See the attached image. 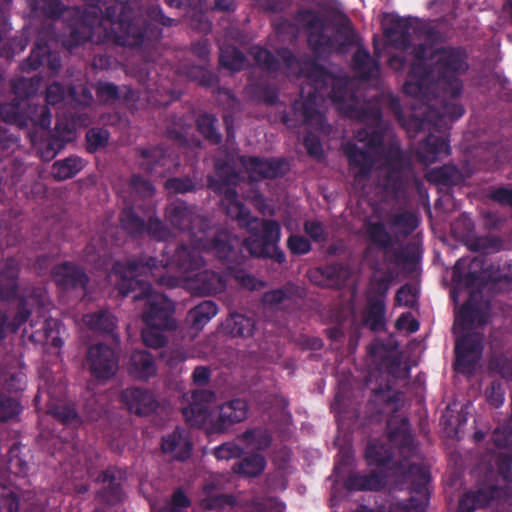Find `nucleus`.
<instances>
[{
  "label": "nucleus",
  "mask_w": 512,
  "mask_h": 512,
  "mask_svg": "<svg viewBox=\"0 0 512 512\" xmlns=\"http://www.w3.org/2000/svg\"><path fill=\"white\" fill-rule=\"evenodd\" d=\"M251 54L256 64L265 71L268 72H278L281 68L282 59L276 53L275 56L270 50L263 47H253L251 49Z\"/></svg>",
  "instance_id": "nucleus-29"
},
{
  "label": "nucleus",
  "mask_w": 512,
  "mask_h": 512,
  "mask_svg": "<svg viewBox=\"0 0 512 512\" xmlns=\"http://www.w3.org/2000/svg\"><path fill=\"white\" fill-rule=\"evenodd\" d=\"M233 336L249 337L254 331V321L244 315H233L227 324Z\"/></svg>",
  "instance_id": "nucleus-37"
},
{
  "label": "nucleus",
  "mask_w": 512,
  "mask_h": 512,
  "mask_svg": "<svg viewBox=\"0 0 512 512\" xmlns=\"http://www.w3.org/2000/svg\"><path fill=\"white\" fill-rule=\"evenodd\" d=\"M417 153L422 162L431 164L449 154V145L445 138L430 134L426 141L419 145Z\"/></svg>",
  "instance_id": "nucleus-20"
},
{
  "label": "nucleus",
  "mask_w": 512,
  "mask_h": 512,
  "mask_svg": "<svg viewBox=\"0 0 512 512\" xmlns=\"http://www.w3.org/2000/svg\"><path fill=\"white\" fill-rule=\"evenodd\" d=\"M81 168L82 161L79 158H67L53 164L52 175L57 180H66L77 174Z\"/></svg>",
  "instance_id": "nucleus-33"
},
{
  "label": "nucleus",
  "mask_w": 512,
  "mask_h": 512,
  "mask_svg": "<svg viewBox=\"0 0 512 512\" xmlns=\"http://www.w3.org/2000/svg\"><path fill=\"white\" fill-rule=\"evenodd\" d=\"M217 307L212 301H203L198 306L191 309L188 318L194 329H202L215 315Z\"/></svg>",
  "instance_id": "nucleus-27"
},
{
  "label": "nucleus",
  "mask_w": 512,
  "mask_h": 512,
  "mask_svg": "<svg viewBox=\"0 0 512 512\" xmlns=\"http://www.w3.org/2000/svg\"><path fill=\"white\" fill-rule=\"evenodd\" d=\"M396 301L400 305L413 306L416 301V294L411 287L404 286L398 290Z\"/></svg>",
  "instance_id": "nucleus-62"
},
{
  "label": "nucleus",
  "mask_w": 512,
  "mask_h": 512,
  "mask_svg": "<svg viewBox=\"0 0 512 512\" xmlns=\"http://www.w3.org/2000/svg\"><path fill=\"white\" fill-rule=\"evenodd\" d=\"M129 372L135 378L146 380L155 375L156 367L152 356L145 351H135L131 355Z\"/></svg>",
  "instance_id": "nucleus-22"
},
{
  "label": "nucleus",
  "mask_w": 512,
  "mask_h": 512,
  "mask_svg": "<svg viewBox=\"0 0 512 512\" xmlns=\"http://www.w3.org/2000/svg\"><path fill=\"white\" fill-rule=\"evenodd\" d=\"M83 322L92 329L112 332L116 327V319L107 312H96L83 317Z\"/></svg>",
  "instance_id": "nucleus-34"
},
{
  "label": "nucleus",
  "mask_w": 512,
  "mask_h": 512,
  "mask_svg": "<svg viewBox=\"0 0 512 512\" xmlns=\"http://www.w3.org/2000/svg\"><path fill=\"white\" fill-rule=\"evenodd\" d=\"M189 505V499L181 491H177L172 497L171 504L163 508L160 512H181L182 509L188 507Z\"/></svg>",
  "instance_id": "nucleus-59"
},
{
  "label": "nucleus",
  "mask_w": 512,
  "mask_h": 512,
  "mask_svg": "<svg viewBox=\"0 0 512 512\" xmlns=\"http://www.w3.org/2000/svg\"><path fill=\"white\" fill-rule=\"evenodd\" d=\"M237 161L243 166L251 179L259 177L273 178L282 172L284 163L279 161L261 160L256 157H238Z\"/></svg>",
  "instance_id": "nucleus-14"
},
{
  "label": "nucleus",
  "mask_w": 512,
  "mask_h": 512,
  "mask_svg": "<svg viewBox=\"0 0 512 512\" xmlns=\"http://www.w3.org/2000/svg\"><path fill=\"white\" fill-rule=\"evenodd\" d=\"M127 5L118 4L107 6L104 18L111 23H118L120 33L114 35L115 44L123 47L138 48L153 46L162 38L161 26L170 27L177 20L166 16L159 5H151L146 9V18L132 17V11H126Z\"/></svg>",
  "instance_id": "nucleus-4"
},
{
  "label": "nucleus",
  "mask_w": 512,
  "mask_h": 512,
  "mask_svg": "<svg viewBox=\"0 0 512 512\" xmlns=\"http://www.w3.org/2000/svg\"><path fill=\"white\" fill-rule=\"evenodd\" d=\"M87 364L94 377L108 379L115 375L118 369V358L113 348L97 344L90 347Z\"/></svg>",
  "instance_id": "nucleus-10"
},
{
  "label": "nucleus",
  "mask_w": 512,
  "mask_h": 512,
  "mask_svg": "<svg viewBox=\"0 0 512 512\" xmlns=\"http://www.w3.org/2000/svg\"><path fill=\"white\" fill-rule=\"evenodd\" d=\"M101 481L104 486L98 496L99 503L115 505L116 503L120 502L122 495L120 492L119 483L115 480V478L108 473H104L101 476Z\"/></svg>",
  "instance_id": "nucleus-31"
},
{
  "label": "nucleus",
  "mask_w": 512,
  "mask_h": 512,
  "mask_svg": "<svg viewBox=\"0 0 512 512\" xmlns=\"http://www.w3.org/2000/svg\"><path fill=\"white\" fill-rule=\"evenodd\" d=\"M167 218L170 223L180 229L195 230L202 224V219L194 215L183 202H175L167 208Z\"/></svg>",
  "instance_id": "nucleus-16"
},
{
  "label": "nucleus",
  "mask_w": 512,
  "mask_h": 512,
  "mask_svg": "<svg viewBox=\"0 0 512 512\" xmlns=\"http://www.w3.org/2000/svg\"><path fill=\"white\" fill-rule=\"evenodd\" d=\"M295 20L301 25L306 35L307 46L314 57L298 58L287 47L277 49L285 68L297 72L299 77L306 78L313 88L306 98L293 102L292 113L295 121L308 128H332L326 123V117L318 105L322 89L331 83L329 97L337 104V109L343 116L375 124V128H382V111L378 101L361 99L350 90L346 82L335 80L331 72L317 62L328 59L334 53L341 54L355 44V32L350 20L333 23L326 16L310 8L298 10Z\"/></svg>",
  "instance_id": "nucleus-1"
},
{
  "label": "nucleus",
  "mask_w": 512,
  "mask_h": 512,
  "mask_svg": "<svg viewBox=\"0 0 512 512\" xmlns=\"http://www.w3.org/2000/svg\"><path fill=\"white\" fill-rule=\"evenodd\" d=\"M94 89L97 99L103 104H114L121 99L120 87L114 83L98 81Z\"/></svg>",
  "instance_id": "nucleus-35"
},
{
  "label": "nucleus",
  "mask_w": 512,
  "mask_h": 512,
  "mask_svg": "<svg viewBox=\"0 0 512 512\" xmlns=\"http://www.w3.org/2000/svg\"><path fill=\"white\" fill-rule=\"evenodd\" d=\"M250 96L268 105H274L278 101V90L274 84L257 81L247 87Z\"/></svg>",
  "instance_id": "nucleus-28"
},
{
  "label": "nucleus",
  "mask_w": 512,
  "mask_h": 512,
  "mask_svg": "<svg viewBox=\"0 0 512 512\" xmlns=\"http://www.w3.org/2000/svg\"><path fill=\"white\" fill-rule=\"evenodd\" d=\"M71 134L72 130H35L30 137L41 157L50 161L71 139Z\"/></svg>",
  "instance_id": "nucleus-11"
},
{
  "label": "nucleus",
  "mask_w": 512,
  "mask_h": 512,
  "mask_svg": "<svg viewBox=\"0 0 512 512\" xmlns=\"http://www.w3.org/2000/svg\"><path fill=\"white\" fill-rule=\"evenodd\" d=\"M205 498L201 500V505L205 509H214L228 503V497L218 492L214 484H207L204 487Z\"/></svg>",
  "instance_id": "nucleus-41"
},
{
  "label": "nucleus",
  "mask_w": 512,
  "mask_h": 512,
  "mask_svg": "<svg viewBox=\"0 0 512 512\" xmlns=\"http://www.w3.org/2000/svg\"><path fill=\"white\" fill-rule=\"evenodd\" d=\"M288 246L295 254H304L310 250V243L301 236H291L288 240Z\"/></svg>",
  "instance_id": "nucleus-63"
},
{
  "label": "nucleus",
  "mask_w": 512,
  "mask_h": 512,
  "mask_svg": "<svg viewBox=\"0 0 512 512\" xmlns=\"http://www.w3.org/2000/svg\"><path fill=\"white\" fill-rule=\"evenodd\" d=\"M344 151L352 169L355 170V175L364 176L371 166L370 156L366 152L357 149L352 144H347Z\"/></svg>",
  "instance_id": "nucleus-30"
},
{
  "label": "nucleus",
  "mask_w": 512,
  "mask_h": 512,
  "mask_svg": "<svg viewBox=\"0 0 512 512\" xmlns=\"http://www.w3.org/2000/svg\"><path fill=\"white\" fill-rule=\"evenodd\" d=\"M65 98V87L60 82H53L46 88L45 101L47 104L56 105Z\"/></svg>",
  "instance_id": "nucleus-55"
},
{
  "label": "nucleus",
  "mask_w": 512,
  "mask_h": 512,
  "mask_svg": "<svg viewBox=\"0 0 512 512\" xmlns=\"http://www.w3.org/2000/svg\"><path fill=\"white\" fill-rule=\"evenodd\" d=\"M42 66H46L50 74L56 76L62 67V58L59 52L51 49L46 36L38 35L30 55L22 62L21 69L23 72H31Z\"/></svg>",
  "instance_id": "nucleus-9"
},
{
  "label": "nucleus",
  "mask_w": 512,
  "mask_h": 512,
  "mask_svg": "<svg viewBox=\"0 0 512 512\" xmlns=\"http://www.w3.org/2000/svg\"><path fill=\"white\" fill-rule=\"evenodd\" d=\"M162 449L173 458L184 460L190 455L191 442L184 430L176 429L163 438Z\"/></svg>",
  "instance_id": "nucleus-17"
},
{
  "label": "nucleus",
  "mask_w": 512,
  "mask_h": 512,
  "mask_svg": "<svg viewBox=\"0 0 512 512\" xmlns=\"http://www.w3.org/2000/svg\"><path fill=\"white\" fill-rule=\"evenodd\" d=\"M383 485L382 479L376 475H354L350 478V486L359 490H377Z\"/></svg>",
  "instance_id": "nucleus-42"
},
{
  "label": "nucleus",
  "mask_w": 512,
  "mask_h": 512,
  "mask_svg": "<svg viewBox=\"0 0 512 512\" xmlns=\"http://www.w3.org/2000/svg\"><path fill=\"white\" fill-rule=\"evenodd\" d=\"M180 96L181 93L179 91L171 88L163 90L157 89L155 93H151V95L148 97V101L155 106L165 107L170 103L178 100Z\"/></svg>",
  "instance_id": "nucleus-45"
},
{
  "label": "nucleus",
  "mask_w": 512,
  "mask_h": 512,
  "mask_svg": "<svg viewBox=\"0 0 512 512\" xmlns=\"http://www.w3.org/2000/svg\"><path fill=\"white\" fill-rule=\"evenodd\" d=\"M16 288V268L9 267L8 270L0 274V296L10 297Z\"/></svg>",
  "instance_id": "nucleus-49"
},
{
  "label": "nucleus",
  "mask_w": 512,
  "mask_h": 512,
  "mask_svg": "<svg viewBox=\"0 0 512 512\" xmlns=\"http://www.w3.org/2000/svg\"><path fill=\"white\" fill-rule=\"evenodd\" d=\"M48 412L64 424L73 423L77 419L76 412L65 405H52Z\"/></svg>",
  "instance_id": "nucleus-54"
},
{
  "label": "nucleus",
  "mask_w": 512,
  "mask_h": 512,
  "mask_svg": "<svg viewBox=\"0 0 512 512\" xmlns=\"http://www.w3.org/2000/svg\"><path fill=\"white\" fill-rule=\"evenodd\" d=\"M20 411L19 404L6 396L0 395V420L7 421Z\"/></svg>",
  "instance_id": "nucleus-53"
},
{
  "label": "nucleus",
  "mask_w": 512,
  "mask_h": 512,
  "mask_svg": "<svg viewBox=\"0 0 512 512\" xmlns=\"http://www.w3.org/2000/svg\"><path fill=\"white\" fill-rule=\"evenodd\" d=\"M455 350L457 369L464 372L480 358L482 350L480 337L469 334L458 338Z\"/></svg>",
  "instance_id": "nucleus-13"
},
{
  "label": "nucleus",
  "mask_w": 512,
  "mask_h": 512,
  "mask_svg": "<svg viewBox=\"0 0 512 512\" xmlns=\"http://www.w3.org/2000/svg\"><path fill=\"white\" fill-rule=\"evenodd\" d=\"M412 54L415 61L410 65L407 79L403 84V92L418 100L419 95L425 93L423 91L429 90L428 85L431 83V64L426 63L429 58L427 44H415L412 47Z\"/></svg>",
  "instance_id": "nucleus-8"
},
{
  "label": "nucleus",
  "mask_w": 512,
  "mask_h": 512,
  "mask_svg": "<svg viewBox=\"0 0 512 512\" xmlns=\"http://www.w3.org/2000/svg\"><path fill=\"white\" fill-rule=\"evenodd\" d=\"M276 33L279 35L288 34L292 40L298 37V29L296 25L288 19H281L275 25Z\"/></svg>",
  "instance_id": "nucleus-60"
},
{
  "label": "nucleus",
  "mask_w": 512,
  "mask_h": 512,
  "mask_svg": "<svg viewBox=\"0 0 512 512\" xmlns=\"http://www.w3.org/2000/svg\"><path fill=\"white\" fill-rule=\"evenodd\" d=\"M238 243V239H230L227 232H221L208 247L202 243V237L194 240L192 250L181 247L173 255L172 261L161 262L158 265L153 259L142 265L143 272H151L157 282L161 285L174 287L178 285L176 277H165L163 270L179 271L188 290L193 294L206 296L221 292L225 288V280L219 274L210 270H203L194 273L202 265V258L199 256L201 249H212L215 256L226 259L232 252V247Z\"/></svg>",
  "instance_id": "nucleus-3"
},
{
  "label": "nucleus",
  "mask_w": 512,
  "mask_h": 512,
  "mask_svg": "<svg viewBox=\"0 0 512 512\" xmlns=\"http://www.w3.org/2000/svg\"><path fill=\"white\" fill-rule=\"evenodd\" d=\"M390 458V453L383 445L372 443L366 450V459L370 465L383 464Z\"/></svg>",
  "instance_id": "nucleus-51"
},
{
  "label": "nucleus",
  "mask_w": 512,
  "mask_h": 512,
  "mask_svg": "<svg viewBox=\"0 0 512 512\" xmlns=\"http://www.w3.org/2000/svg\"><path fill=\"white\" fill-rule=\"evenodd\" d=\"M352 66L359 77L366 81L377 78L380 72L379 62L373 59L370 52L363 47H358L354 52Z\"/></svg>",
  "instance_id": "nucleus-18"
},
{
  "label": "nucleus",
  "mask_w": 512,
  "mask_h": 512,
  "mask_svg": "<svg viewBox=\"0 0 512 512\" xmlns=\"http://www.w3.org/2000/svg\"><path fill=\"white\" fill-rule=\"evenodd\" d=\"M19 502L11 487L0 486V512H17Z\"/></svg>",
  "instance_id": "nucleus-46"
},
{
  "label": "nucleus",
  "mask_w": 512,
  "mask_h": 512,
  "mask_svg": "<svg viewBox=\"0 0 512 512\" xmlns=\"http://www.w3.org/2000/svg\"><path fill=\"white\" fill-rule=\"evenodd\" d=\"M409 475L417 481L415 490L418 497L411 498L409 504L405 506V509L408 512H424L427 495L426 484L429 481V472L427 469L415 465L410 468Z\"/></svg>",
  "instance_id": "nucleus-19"
},
{
  "label": "nucleus",
  "mask_w": 512,
  "mask_h": 512,
  "mask_svg": "<svg viewBox=\"0 0 512 512\" xmlns=\"http://www.w3.org/2000/svg\"><path fill=\"white\" fill-rule=\"evenodd\" d=\"M304 145L307 149V152L311 156L316 157V158H319L322 156V154H323L322 145H321L320 141L318 140V138L315 137L312 133H309L304 138Z\"/></svg>",
  "instance_id": "nucleus-61"
},
{
  "label": "nucleus",
  "mask_w": 512,
  "mask_h": 512,
  "mask_svg": "<svg viewBox=\"0 0 512 512\" xmlns=\"http://www.w3.org/2000/svg\"><path fill=\"white\" fill-rule=\"evenodd\" d=\"M123 226L130 232H139L143 227V222L135 216L131 209H127L123 212L121 218Z\"/></svg>",
  "instance_id": "nucleus-58"
},
{
  "label": "nucleus",
  "mask_w": 512,
  "mask_h": 512,
  "mask_svg": "<svg viewBox=\"0 0 512 512\" xmlns=\"http://www.w3.org/2000/svg\"><path fill=\"white\" fill-rule=\"evenodd\" d=\"M108 130H88L86 133L87 149L90 152L104 148L108 142Z\"/></svg>",
  "instance_id": "nucleus-50"
},
{
  "label": "nucleus",
  "mask_w": 512,
  "mask_h": 512,
  "mask_svg": "<svg viewBox=\"0 0 512 512\" xmlns=\"http://www.w3.org/2000/svg\"><path fill=\"white\" fill-rule=\"evenodd\" d=\"M431 63V83L428 91L419 95L423 102L420 114L412 113L407 120L400 100L395 96L388 98L387 108L401 128H445L448 121L454 122L462 117L465 109L461 104L452 103L463 89L460 75L469 69L468 53L462 46H441L429 55Z\"/></svg>",
  "instance_id": "nucleus-2"
},
{
  "label": "nucleus",
  "mask_w": 512,
  "mask_h": 512,
  "mask_svg": "<svg viewBox=\"0 0 512 512\" xmlns=\"http://www.w3.org/2000/svg\"><path fill=\"white\" fill-rule=\"evenodd\" d=\"M265 467V460L261 455H254L245 459L239 465V470L242 474L250 477L259 475Z\"/></svg>",
  "instance_id": "nucleus-47"
},
{
  "label": "nucleus",
  "mask_w": 512,
  "mask_h": 512,
  "mask_svg": "<svg viewBox=\"0 0 512 512\" xmlns=\"http://www.w3.org/2000/svg\"><path fill=\"white\" fill-rule=\"evenodd\" d=\"M0 115L4 122L10 125H17L18 128H27L24 120V113L18 102L6 103L0 106Z\"/></svg>",
  "instance_id": "nucleus-36"
},
{
  "label": "nucleus",
  "mask_w": 512,
  "mask_h": 512,
  "mask_svg": "<svg viewBox=\"0 0 512 512\" xmlns=\"http://www.w3.org/2000/svg\"><path fill=\"white\" fill-rule=\"evenodd\" d=\"M219 63L230 71L239 72L245 67L247 58L237 47L227 45L220 49Z\"/></svg>",
  "instance_id": "nucleus-26"
},
{
  "label": "nucleus",
  "mask_w": 512,
  "mask_h": 512,
  "mask_svg": "<svg viewBox=\"0 0 512 512\" xmlns=\"http://www.w3.org/2000/svg\"><path fill=\"white\" fill-rule=\"evenodd\" d=\"M142 265H146V263L116 264L114 275L119 280V282H117L118 289L121 294L126 295L130 290H134L136 286H139L142 292L135 295L134 298L136 300L146 298L147 308L143 314L145 323L167 329H174L175 321L172 318V302L162 294L148 293V285L142 280H134L135 277L141 275H152L149 271L143 272Z\"/></svg>",
  "instance_id": "nucleus-6"
},
{
  "label": "nucleus",
  "mask_w": 512,
  "mask_h": 512,
  "mask_svg": "<svg viewBox=\"0 0 512 512\" xmlns=\"http://www.w3.org/2000/svg\"><path fill=\"white\" fill-rule=\"evenodd\" d=\"M24 120L32 128H51L52 113L47 104H28Z\"/></svg>",
  "instance_id": "nucleus-25"
},
{
  "label": "nucleus",
  "mask_w": 512,
  "mask_h": 512,
  "mask_svg": "<svg viewBox=\"0 0 512 512\" xmlns=\"http://www.w3.org/2000/svg\"><path fill=\"white\" fill-rule=\"evenodd\" d=\"M214 394L208 390L195 391L192 402L183 409V415L191 426L203 427L207 434H221L230 425L244 421L248 417L249 407L243 399H233L224 403L217 413L209 411Z\"/></svg>",
  "instance_id": "nucleus-5"
},
{
  "label": "nucleus",
  "mask_w": 512,
  "mask_h": 512,
  "mask_svg": "<svg viewBox=\"0 0 512 512\" xmlns=\"http://www.w3.org/2000/svg\"><path fill=\"white\" fill-rule=\"evenodd\" d=\"M216 189L223 193L222 204L232 219L245 226L252 236L244 242L249 252L257 257L269 256L280 237V227L275 221H260L250 217L249 211L237 199L233 189L219 185Z\"/></svg>",
  "instance_id": "nucleus-7"
},
{
  "label": "nucleus",
  "mask_w": 512,
  "mask_h": 512,
  "mask_svg": "<svg viewBox=\"0 0 512 512\" xmlns=\"http://www.w3.org/2000/svg\"><path fill=\"white\" fill-rule=\"evenodd\" d=\"M34 324L30 323L24 328V336L36 344L45 347L48 351H57L62 346L59 324L55 320H45L40 323V329H34Z\"/></svg>",
  "instance_id": "nucleus-12"
},
{
  "label": "nucleus",
  "mask_w": 512,
  "mask_h": 512,
  "mask_svg": "<svg viewBox=\"0 0 512 512\" xmlns=\"http://www.w3.org/2000/svg\"><path fill=\"white\" fill-rule=\"evenodd\" d=\"M53 277L62 286H84L87 281L85 273L69 263L56 266L53 270Z\"/></svg>",
  "instance_id": "nucleus-23"
},
{
  "label": "nucleus",
  "mask_w": 512,
  "mask_h": 512,
  "mask_svg": "<svg viewBox=\"0 0 512 512\" xmlns=\"http://www.w3.org/2000/svg\"><path fill=\"white\" fill-rule=\"evenodd\" d=\"M68 95L76 105L87 107L90 106L94 97L90 87L86 84H73L68 87Z\"/></svg>",
  "instance_id": "nucleus-39"
},
{
  "label": "nucleus",
  "mask_w": 512,
  "mask_h": 512,
  "mask_svg": "<svg viewBox=\"0 0 512 512\" xmlns=\"http://www.w3.org/2000/svg\"><path fill=\"white\" fill-rule=\"evenodd\" d=\"M367 234L370 240L377 245L387 246L390 244L391 237L380 223H368Z\"/></svg>",
  "instance_id": "nucleus-52"
},
{
  "label": "nucleus",
  "mask_w": 512,
  "mask_h": 512,
  "mask_svg": "<svg viewBox=\"0 0 512 512\" xmlns=\"http://www.w3.org/2000/svg\"><path fill=\"white\" fill-rule=\"evenodd\" d=\"M391 27L387 29L386 35L391 39L395 47L408 49L411 46V23L408 19L397 17L392 20Z\"/></svg>",
  "instance_id": "nucleus-24"
},
{
  "label": "nucleus",
  "mask_w": 512,
  "mask_h": 512,
  "mask_svg": "<svg viewBox=\"0 0 512 512\" xmlns=\"http://www.w3.org/2000/svg\"><path fill=\"white\" fill-rule=\"evenodd\" d=\"M391 223L399 233L405 235L412 232L418 225L416 216L409 212L395 215L392 218Z\"/></svg>",
  "instance_id": "nucleus-44"
},
{
  "label": "nucleus",
  "mask_w": 512,
  "mask_h": 512,
  "mask_svg": "<svg viewBox=\"0 0 512 512\" xmlns=\"http://www.w3.org/2000/svg\"><path fill=\"white\" fill-rule=\"evenodd\" d=\"M166 330L168 329L164 327L146 324V327L142 331L144 344L154 349L163 347L167 342V338L163 333Z\"/></svg>",
  "instance_id": "nucleus-38"
},
{
  "label": "nucleus",
  "mask_w": 512,
  "mask_h": 512,
  "mask_svg": "<svg viewBox=\"0 0 512 512\" xmlns=\"http://www.w3.org/2000/svg\"><path fill=\"white\" fill-rule=\"evenodd\" d=\"M242 449L234 443H224L214 449V455L219 460H229L241 455Z\"/></svg>",
  "instance_id": "nucleus-56"
},
{
  "label": "nucleus",
  "mask_w": 512,
  "mask_h": 512,
  "mask_svg": "<svg viewBox=\"0 0 512 512\" xmlns=\"http://www.w3.org/2000/svg\"><path fill=\"white\" fill-rule=\"evenodd\" d=\"M245 446L252 450H263L269 447L271 438L263 429H249L239 436Z\"/></svg>",
  "instance_id": "nucleus-32"
},
{
  "label": "nucleus",
  "mask_w": 512,
  "mask_h": 512,
  "mask_svg": "<svg viewBox=\"0 0 512 512\" xmlns=\"http://www.w3.org/2000/svg\"><path fill=\"white\" fill-rule=\"evenodd\" d=\"M33 17L55 20L62 16L65 6L60 0H27Z\"/></svg>",
  "instance_id": "nucleus-21"
},
{
  "label": "nucleus",
  "mask_w": 512,
  "mask_h": 512,
  "mask_svg": "<svg viewBox=\"0 0 512 512\" xmlns=\"http://www.w3.org/2000/svg\"><path fill=\"white\" fill-rule=\"evenodd\" d=\"M122 401L128 409L136 414H148L156 409L157 403L154 396L139 388H129L123 391Z\"/></svg>",
  "instance_id": "nucleus-15"
},
{
  "label": "nucleus",
  "mask_w": 512,
  "mask_h": 512,
  "mask_svg": "<svg viewBox=\"0 0 512 512\" xmlns=\"http://www.w3.org/2000/svg\"><path fill=\"white\" fill-rule=\"evenodd\" d=\"M165 188L174 193H185L191 191L194 186L191 180L187 178H173L165 182Z\"/></svg>",
  "instance_id": "nucleus-57"
},
{
  "label": "nucleus",
  "mask_w": 512,
  "mask_h": 512,
  "mask_svg": "<svg viewBox=\"0 0 512 512\" xmlns=\"http://www.w3.org/2000/svg\"><path fill=\"white\" fill-rule=\"evenodd\" d=\"M473 323V309L471 303L468 302L462 307L459 315L457 316L454 322L453 330L457 335L463 334L464 331L468 330Z\"/></svg>",
  "instance_id": "nucleus-43"
},
{
  "label": "nucleus",
  "mask_w": 512,
  "mask_h": 512,
  "mask_svg": "<svg viewBox=\"0 0 512 512\" xmlns=\"http://www.w3.org/2000/svg\"><path fill=\"white\" fill-rule=\"evenodd\" d=\"M39 82L38 78H20L13 82L12 89L19 97H30L36 93Z\"/></svg>",
  "instance_id": "nucleus-48"
},
{
  "label": "nucleus",
  "mask_w": 512,
  "mask_h": 512,
  "mask_svg": "<svg viewBox=\"0 0 512 512\" xmlns=\"http://www.w3.org/2000/svg\"><path fill=\"white\" fill-rule=\"evenodd\" d=\"M305 232L315 241H322L325 238L324 229L321 223L316 220L305 223Z\"/></svg>",
  "instance_id": "nucleus-64"
},
{
  "label": "nucleus",
  "mask_w": 512,
  "mask_h": 512,
  "mask_svg": "<svg viewBox=\"0 0 512 512\" xmlns=\"http://www.w3.org/2000/svg\"><path fill=\"white\" fill-rule=\"evenodd\" d=\"M488 503V496L484 491L467 493L459 503V512H472L476 508Z\"/></svg>",
  "instance_id": "nucleus-40"
}]
</instances>
